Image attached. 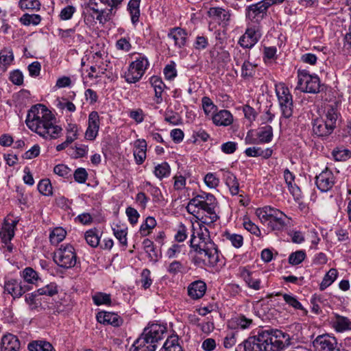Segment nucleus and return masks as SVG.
Instances as JSON below:
<instances>
[{
	"instance_id": "f257e3e1",
	"label": "nucleus",
	"mask_w": 351,
	"mask_h": 351,
	"mask_svg": "<svg viewBox=\"0 0 351 351\" xmlns=\"http://www.w3.org/2000/svg\"><path fill=\"white\" fill-rule=\"evenodd\" d=\"M200 233L198 234V242H196V237L192 234L190 241L191 247L194 249L196 255L193 257V261L195 265L202 267L206 266L214 267L219 263L223 265L217 245L210 239L209 232L205 227H200Z\"/></svg>"
},
{
	"instance_id": "f03ea898",
	"label": "nucleus",
	"mask_w": 351,
	"mask_h": 351,
	"mask_svg": "<svg viewBox=\"0 0 351 351\" xmlns=\"http://www.w3.org/2000/svg\"><path fill=\"white\" fill-rule=\"evenodd\" d=\"M55 117L51 112L43 104H36L28 110L25 123L28 128L40 136L47 139L56 138L62 132V128L54 125Z\"/></svg>"
},
{
	"instance_id": "7ed1b4c3",
	"label": "nucleus",
	"mask_w": 351,
	"mask_h": 351,
	"mask_svg": "<svg viewBox=\"0 0 351 351\" xmlns=\"http://www.w3.org/2000/svg\"><path fill=\"white\" fill-rule=\"evenodd\" d=\"M285 334L279 330H265L243 342L245 351H280L284 348ZM239 347L241 348L242 344Z\"/></svg>"
},
{
	"instance_id": "20e7f679",
	"label": "nucleus",
	"mask_w": 351,
	"mask_h": 351,
	"mask_svg": "<svg viewBox=\"0 0 351 351\" xmlns=\"http://www.w3.org/2000/svg\"><path fill=\"white\" fill-rule=\"evenodd\" d=\"M217 205V201L213 195L204 193L190 199L186 209L191 214L199 213L200 210L206 212L207 215L202 216L201 221L204 223L210 224L219 219L215 212Z\"/></svg>"
},
{
	"instance_id": "39448f33",
	"label": "nucleus",
	"mask_w": 351,
	"mask_h": 351,
	"mask_svg": "<svg viewBox=\"0 0 351 351\" xmlns=\"http://www.w3.org/2000/svg\"><path fill=\"white\" fill-rule=\"evenodd\" d=\"M166 328L160 324H149L134 342L131 351H156V343L163 338Z\"/></svg>"
},
{
	"instance_id": "423d86ee",
	"label": "nucleus",
	"mask_w": 351,
	"mask_h": 351,
	"mask_svg": "<svg viewBox=\"0 0 351 351\" xmlns=\"http://www.w3.org/2000/svg\"><path fill=\"white\" fill-rule=\"evenodd\" d=\"M256 215L262 222H268V226L274 231H282L289 223L290 219L284 213L269 206L257 208Z\"/></svg>"
},
{
	"instance_id": "0eeeda50",
	"label": "nucleus",
	"mask_w": 351,
	"mask_h": 351,
	"mask_svg": "<svg viewBox=\"0 0 351 351\" xmlns=\"http://www.w3.org/2000/svg\"><path fill=\"white\" fill-rule=\"evenodd\" d=\"M53 261L60 267L69 269L76 265L77 255L74 247L70 245H61L53 255Z\"/></svg>"
},
{
	"instance_id": "6e6552de",
	"label": "nucleus",
	"mask_w": 351,
	"mask_h": 351,
	"mask_svg": "<svg viewBox=\"0 0 351 351\" xmlns=\"http://www.w3.org/2000/svg\"><path fill=\"white\" fill-rule=\"evenodd\" d=\"M298 77L297 89L309 93L319 92L320 80L317 75H310L306 70H298Z\"/></svg>"
},
{
	"instance_id": "1a4fd4ad",
	"label": "nucleus",
	"mask_w": 351,
	"mask_h": 351,
	"mask_svg": "<svg viewBox=\"0 0 351 351\" xmlns=\"http://www.w3.org/2000/svg\"><path fill=\"white\" fill-rule=\"evenodd\" d=\"M268 8L263 1L253 3L245 8V19L247 23L254 27H258L259 25L267 16Z\"/></svg>"
},
{
	"instance_id": "9d476101",
	"label": "nucleus",
	"mask_w": 351,
	"mask_h": 351,
	"mask_svg": "<svg viewBox=\"0 0 351 351\" xmlns=\"http://www.w3.org/2000/svg\"><path fill=\"white\" fill-rule=\"evenodd\" d=\"M149 66V62L144 56H140L136 60L132 62L128 71L125 73V79L128 83L138 82L144 75Z\"/></svg>"
},
{
	"instance_id": "9b49d317",
	"label": "nucleus",
	"mask_w": 351,
	"mask_h": 351,
	"mask_svg": "<svg viewBox=\"0 0 351 351\" xmlns=\"http://www.w3.org/2000/svg\"><path fill=\"white\" fill-rule=\"evenodd\" d=\"M276 94L282 116L287 119L291 117L293 112V104L292 95L289 88L282 86L276 89Z\"/></svg>"
},
{
	"instance_id": "f8f14e48",
	"label": "nucleus",
	"mask_w": 351,
	"mask_h": 351,
	"mask_svg": "<svg viewBox=\"0 0 351 351\" xmlns=\"http://www.w3.org/2000/svg\"><path fill=\"white\" fill-rule=\"evenodd\" d=\"M84 9L91 10L97 14L96 19L99 24L104 25L112 19L114 13H112V8L99 9L97 0H88L84 4Z\"/></svg>"
},
{
	"instance_id": "ddd939ff",
	"label": "nucleus",
	"mask_w": 351,
	"mask_h": 351,
	"mask_svg": "<svg viewBox=\"0 0 351 351\" xmlns=\"http://www.w3.org/2000/svg\"><path fill=\"white\" fill-rule=\"evenodd\" d=\"M313 346L318 351H337V340L326 333L318 335L313 340Z\"/></svg>"
},
{
	"instance_id": "4468645a",
	"label": "nucleus",
	"mask_w": 351,
	"mask_h": 351,
	"mask_svg": "<svg viewBox=\"0 0 351 351\" xmlns=\"http://www.w3.org/2000/svg\"><path fill=\"white\" fill-rule=\"evenodd\" d=\"M260 38L258 27L250 25L240 37L239 44L243 48L250 49L258 43Z\"/></svg>"
},
{
	"instance_id": "2eb2a0df",
	"label": "nucleus",
	"mask_w": 351,
	"mask_h": 351,
	"mask_svg": "<svg viewBox=\"0 0 351 351\" xmlns=\"http://www.w3.org/2000/svg\"><path fill=\"white\" fill-rule=\"evenodd\" d=\"M335 183L333 173L326 168L315 177V184L322 192L330 191Z\"/></svg>"
},
{
	"instance_id": "dca6fc26",
	"label": "nucleus",
	"mask_w": 351,
	"mask_h": 351,
	"mask_svg": "<svg viewBox=\"0 0 351 351\" xmlns=\"http://www.w3.org/2000/svg\"><path fill=\"white\" fill-rule=\"evenodd\" d=\"M100 121L97 112L92 111L88 115V128L85 132L87 140L93 141L97 136L99 129Z\"/></svg>"
},
{
	"instance_id": "f3484780",
	"label": "nucleus",
	"mask_w": 351,
	"mask_h": 351,
	"mask_svg": "<svg viewBox=\"0 0 351 351\" xmlns=\"http://www.w3.org/2000/svg\"><path fill=\"white\" fill-rule=\"evenodd\" d=\"M4 289L5 291L15 298L21 297L29 290V287L23 285L21 282L15 279H10L5 282Z\"/></svg>"
},
{
	"instance_id": "a211bd4d",
	"label": "nucleus",
	"mask_w": 351,
	"mask_h": 351,
	"mask_svg": "<svg viewBox=\"0 0 351 351\" xmlns=\"http://www.w3.org/2000/svg\"><path fill=\"white\" fill-rule=\"evenodd\" d=\"M20 347V341L16 336L8 333L2 337L0 351H19Z\"/></svg>"
},
{
	"instance_id": "6ab92c4d",
	"label": "nucleus",
	"mask_w": 351,
	"mask_h": 351,
	"mask_svg": "<svg viewBox=\"0 0 351 351\" xmlns=\"http://www.w3.org/2000/svg\"><path fill=\"white\" fill-rule=\"evenodd\" d=\"M97 320L101 324H110L114 327L120 326L123 322L118 314L112 312H99L97 314Z\"/></svg>"
},
{
	"instance_id": "aec40b11",
	"label": "nucleus",
	"mask_w": 351,
	"mask_h": 351,
	"mask_svg": "<svg viewBox=\"0 0 351 351\" xmlns=\"http://www.w3.org/2000/svg\"><path fill=\"white\" fill-rule=\"evenodd\" d=\"M254 324L252 318L243 314H238L232 317L228 323L230 328L233 329L245 330L250 328Z\"/></svg>"
},
{
	"instance_id": "412c9836",
	"label": "nucleus",
	"mask_w": 351,
	"mask_h": 351,
	"mask_svg": "<svg viewBox=\"0 0 351 351\" xmlns=\"http://www.w3.org/2000/svg\"><path fill=\"white\" fill-rule=\"evenodd\" d=\"M239 271L241 277L245 282L248 287L256 291L261 289V280L256 278L254 272L250 271L245 267H240Z\"/></svg>"
},
{
	"instance_id": "4be33fe9",
	"label": "nucleus",
	"mask_w": 351,
	"mask_h": 351,
	"mask_svg": "<svg viewBox=\"0 0 351 351\" xmlns=\"http://www.w3.org/2000/svg\"><path fill=\"white\" fill-rule=\"evenodd\" d=\"M334 130L332 124H328L322 119H316L313 123V132L317 136H327Z\"/></svg>"
},
{
	"instance_id": "5701e85b",
	"label": "nucleus",
	"mask_w": 351,
	"mask_h": 351,
	"mask_svg": "<svg viewBox=\"0 0 351 351\" xmlns=\"http://www.w3.org/2000/svg\"><path fill=\"white\" fill-rule=\"evenodd\" d=\"M167 36L173 40L175 46L179 49L185 46L187 33L184 29L180 27L172 28Z\"/></svg>"
},
{
	"instance_id": "b1692460",
	"label": "nucleus",
	"mask_w": 351,
	"mask_h": 351,
	"mask_svg": "<svg viewBox=\"0 0 351 351\" xmlns=\"http://www.w3.org/2000/svg\"><path fill=\"white\" fill-rule=\"evenodd\" d=\"M206 290V284L202 280H197L189 285L188 294L191 298L197 300L204 296Z\"/></svg>"
},
{
	"instance_id": "393cba45",
	"label": "nucleus",
	"mask_w": 351,
	"mask_h": 351,
	"mask_svg": "<svg viewBox=\"0 0 351 351\" xmlns=\"http://www.w3.org/2000/svg\"><path fill=\"white\" fill-rule=\"evenodd\" d=\"M213 123L216 125L227 126L233 121L232 115L226 110H221L212 116Z\"/></svg>"
},
{
	"instance_id": "a878e982",
	"label": "nucleus",
	"mask_w": 351,
	"mask_h": 351,
	"mask_svg": "<svg viewBox=\"0 0 351 351\" xmlns=\"http://www.w3.org/2000/svg\"><path fill=\"white\" fill-rule=\"evenodd\" d=\"M332 327L339 332L351 330V320L347 317L335 314L332 319Z\"/></svg>"
},
{
	"instance_id": "bb28decb",
	"label": "nucleus",
	"mask_w": 351,
	"mask_h": 351,
	"mask_svg": "<svg viewBox=\"0 0 351 351\" xmlns=\"http://www.w3.org/2000/svg\"><path fill=\"white\" fill-rule=\"evenodd\" d=\"M223 179L231 194L237 195L239 192V184L236 176L230 171H226L223 173Z\"/></svg>"
},
{
	"instance_id": "cd10ccee",
	"label": "nucleus",
	"mask_w": 351,
	"mask_h": 351,
	"mask_svg": "<svg viewBox=\"0 0 351 351\" xmlns=\"http://www.w3.org/2000/svg\"><path fill=\"white\" fill-rule=\"evenodd\" d=\"M273 153V150L270 148L263 149L258 147H248L245 150V154L248 157L262 156L264 158H269Z\"/></svg>"
},
{
	"instance_id": "c85d7f7f",
	"label": "nucleus",
	"mask_w": 351,
	"mask_h": 351,
	"mask_svg": "<svg viewBox=\"0 0 351 351\" xmlns=\"http://www.w3.org/2000/svg\"><path fill=\"white\" fill-rule=\"evenodd\" d=\"M14 60V54L11 49L3 48L0 51V65L3 71L12 64Z\"/></svg>"
},
{
	"instance_id": "c756f323",
	"label": "nucleus",
	"mask_w": 351,
	"mask_h": 351,
	"mask_svg": "<svg viewBox=\"0 0 351 351\" xmlns=\"http://www.w3.org/2000/svg\"><path fill=\"white\" fill-rule=\"evenodd\" d=\"M259 143H267L271 141L273 138V129L271 125H266L259 128L257 132Z\"/></svg>"
},
{
	"instance_id": "7c9ffc66",
	"label": "nucleus",
	"mask_w": 351,
	"mask_h": 351,
	"mask_svg": "<svg viewBox=\"0 0 351 351\" xmlns=\"http://www.w3.org/2000/svg\"><path fill=\"white\" fill-rule=\"evenodd\" d=\"M284 178L291 193H292L295 198L297 199L301 198L300 189L298 186L295 187L292 185V182L294 181L295 176L291 172H290L288 169H286L284 171Z\"/></svg>"
},
{
	"instance_id": "2f4dec72",
	"label": "nucleus",
	"mask_w": 351,
	"mask_h": 351,
	"mask_svg": "<svg viewBox=\"0 0 351 351\" xmlns=\"http://www.w3.org/2000/svg\"><path fill=\"white\" fill-rule=\"evenodd\" d=\"M141 0H130L128 5V10L131 16V21L133 25H136L139 20Z\"/></svg>"
},
{
	"instance_id": "473e14b6",
	"label": "nucleus",
	"mask_w": 351,
	"mask_h": 351,
	"mask_svg": "<svg viewBox=\"0 0 351 351\" xmlns=\"http://www.w3.org/2000/svg\"><path fill=\"white\" fill-rule=\"evenodd\" d=\"M151 83L155 91L156 103L160 104L162 101V93L163 92L164 87L165 86V85L161 80V79L157 77H152L151 78Z\"/></svg>"
},
{
	"instance_id": "72a5a7b5",
	"label": "nucleus",
	"mask_w": 351,
	"mask_h": 351,
	"mask_svg": "<svg viewBox=\"0 0 351 351\" xmlns=\"http://www.w3.org/2000/svg\"><path fill=\"white\" fill-rule=\"evenodd\" d=\"M143 186L144 189H146L153 197L154 202H160L164 200L162 192L158 187L154 186L149 181L144 182Z\"/></svg>"
},
{
	"instance_id": "f704fd0d",
	"label": "nucleus",
	"mask_w": 351,
	"mask_h": 351,
	"mask_svg": "<svg viewBox=\"0 0 351 351\" xmlns=\"http://www.w3.org/2000/svg\"><path fill=\"white\" fill-rule=\"evenodd\" d=\"M337 270L335 268H331L324 276L323 280L319 285V289L321 291L325 290L337 279Z\"/></svg>"
},
{
	"instance_id": "c9c22d12",
	"label": "nucleus",
	"mask_w": 351,
	"mask_h": 351,
	"mask_svg": "<svg viewBox=\"0 0 351 351\" xmlns=\"http://www.w3.org/2000/svg\"><path fill=\"white\" fill-rule=\"evenodd\" d=\"M339 117V113L335 106L330 105L327 107L326 112V120H324L328 124H332V127L335 129L336 128V123Z\"/></svg>"
},
{
	"instance_id": "e433bc0d",
	"label": "nucleus",
	"mask_w": 351,
	"mask_h": 351,
	"mask_svg": "<svg viewBox=\"0 0 351 351\" xmlns=\"http://www.w3.org/2000/svg\"><path fill=\"white\" fill-rule=\"evenodd\" d=\"M66 234V230L62 227L55 228L49 235V240L52 245H57L62 241Z\"/></svg>"
},
{
	"instance_id": "4c0bfd02",
	"label": "nucleus",
	"mask_w": 351,
	"mask_h": 351,
	"mask_svg": "<svg viewBox=\"0 0 351 351\" xmlns=\"http://www.w3.org/2000/svg\"><path fill=\"white\" fill-rule=\"evenodd\" d=\"M164 351H183L178 343V337L173 335L169 337L163 345Z\"/></svg>"
},
{
	"instance_id": "58836bf2",
	"label": "nucleus",
	"mask_w": 351,
	"mask_h": 351,
	"mask_svg": "<svg viewBox=\"0 0 351 351\" xmlns=\"http://www.w3.org/2000/svg\"><path fill=\"white\" fill-rule=\"evenodd\" d=\"M86 243L93 247H96L99 243L98 230L96 228L87 230L84 234Z\"/></svg>"
},
{
	"instance_id": "ea45409f",
	"label": "nucleus",
	"mask_w": 351,
	"mask_h": 351,
	"mask_svg": "<svg viewBox=\"0 0 351 351\" xmlns=\"http://www.w3.org/2000/svg\"><path fill=\"white\" fill-rule=\"evenodd\" d=\"M208 15L216 17L221 21H228L230 18L229 12L221 8H211L208 11Z\"/></svg>"
},
{
	"instance_id": "a19ab883",
	"label": "nucleus",
	"mask_w": 351,
	"mask_h": 351,
	"mask_svg": "<svg viewBox=\"0 0 351 351\" xmlns=\"http://www.w3.org/2000/svg\"><path fill=\"white\" fill-rule=\"evenodd\" d=\"M282 297L285 302L290 306L297 310H302L304 315H307V310L304 308L302 304L298 300L295 296L290 294H282Z\"/></svg>"
},
{
	"instance_id": "79ce46f5",
	"label": "nucleus",
	"mask_w": 351,
	"mask_h": 351,
	"mask_svg": "<svg viewBox=\"0 0 351 351\" xmlns=\"http://www.w3.org/2000/svg\"><path fill=\"white\" fill-rule=\"evenodd\" d=\"M92 298L94 304L97 306L110 305L111 304V296L108 293L97 292L92 296Z\"/></svg>"
},
{
	"instance_id": "37998d69",
	"label": "nucleus",
	"mask_w": 351,
	"mask_h": 351,
	"mask_svg": "<svg viewBox=\"0 0 351 351\" xmlns=\"http://www.w3.org/2000/svg\"><path fill=\"white\" fill-rule=\"evenodd\" d=\"M171 172V168L167 162H162L158 165L154 169L155 176L162 180L163 178L168 177Z\"/></svg>"
},
{
	"instance_id": "c03bdc74",
	"label": "nucleus",
	"mask_w": 351,
	"mask_h": 351,
	"mask_svg": "<svg viewBox=\"0 0 351 351\" xmlns=\"http://www.w3.org/2000/svg\"><path fill=\"white\" fill-rule=\"evenodd\" d=\"M51 347L52 345L46 341L35 340L29 342L27 348L29 351H47L45 348Z\"/></svg>"
},
{
	"instance_id": "a18cd8bd",
	"label": "nucleus",
	"mask_w": 351,
	"mask_h": 351,
	"mask_svg": "<svg viewBox=\"0 0 351 351\" xmlns=\"http://www.w3.org/2000/svg\"><path fill=\"white\" fill-rule=\"evenodd\" d=\"M14 236V230H12V228L9 226L8 224L3 223L1 228L0 229V238L2 243H8V241H11Z\"/></svg>"
},
{
	"instance_id": "49530a36",
	"label": "nucleus",
	"mask_w": 351,
	"mask_h": 351,
	"mask_svg": "<svg viewBox=\"0 0 351 351\" xmlns=\"http://www.w3.org/2000/svg\"><path fill=\"white\" fill-rule=\"evenodd\" d=\"M306 256L304 250H298L290 254L288 262L291 265H298L305 259Z\"/></svg>"
},
{
	"instance_id": "de8ad7c7",
	"label": "nucleus",
	"mask_w": 351,
	"mask_h": 351,
	"mask_svg": "<svg viewBox=\"0 0 351 351\" xmlns=\"http://www.w3.org/2000/svg\"><path fill=\"white\" fill-rule=\"evenodd\" d=\"M20 21L24 25H37L41 21V16L39 14H25L21 17Z\"/></svg>"
},
{
	"instance_id": "09e8293b",
	"label": "nucleus",
	"mask_w": 351,
	"mask_h": 351,
	"mask_svg": "<svg viewBox=\"0 0 351 351\" xmlns=\"http://www.w3.org/2000/svg\"><path fill=\"white\" fill-rule=\"evenodd\" d=\"M156 225V219L152 217L146 218L145 222L141 226L140 232L143 236H147L149 234L150 230L153 229Z\"/></svg>"
},
{
	"instance_id": "8fccbe9b",
	"label": "nucleus",
	"mask_w": 351,
	"mask_h": 351,
	"mask_svg": "<svg viewBox=\"0 0 351 351\" xmlns=\"http://www.w3.org/2000/svg\"><path fill=\"white\" fill-rule=\"evenodd\" d=\"M256 72V65L245 60L241 66V76L244 78L252 77Z\"/></svg>"
},
{
	"instance_id": "3c124183",
	"label": "nucleus",
	"mask_w": 351,
	"mask_h": 351,
	"mask_svg": "<svg viewBox=\"0 0 351 351\" xmlns=\"http://www.w3.org/2000/svg\"><path fill=\"white\" fill-rule=\"evenodd\" d=\"M19 6L22 10H36L40 9L41 3L38 0H20Z\"/></svg>"
},
{
	"instance_id": "603ef678",
	"label": "nucleus",
	"mask_w": 351,
	"mask_h": 351,
	"mask_svg": "<svg viewBox=\"0 0 351 351\" xmlns=\"http://www.w3.org/2000/svg\"><path fill=\"white\" fill-rule=\"evenodd\" d=\"M114 237L119 240L120 244L124 247L128 245L127 242V229H121L120 226H117L112 229Z\"/></svg>"
},
{
	"instance_id": "864d4df0",
	"label": "nucleus",
	"mask_w": 351,
	"mask_h": 351,
	"mask_svg": "<svg viewBox=\"0 0 351 351\" xmlns=\"http://www.w3.org/2000/svg\"><path fill=\"white\" fill-rule=\"evenodd\" d=\"M37 294L39 295H48L53 296L58 293L57 286L55 283H50L36 291Z\"/></svg>"
},
{
	"instance_id": "5fc2aeb1",
	"label": "nucleus",
	"mask_w": 351,
	"mask_h": 351,
	"mask_svg": "<svg viewBox=\"0 0 351 351\" xmlns=\"http://www.w3.org/2000/svg\"><path fill=\"white\" fill-rule=\"evenodd\" d=\"M202 107L206 114H213L217 110V106L213 104L212 100L208 97H204L202 99Z\"/></svg>"
},
{
	"instance_id": "6e6d98bb",
	"label": "nucleus",
	"mask_w": 351,
	"mask_h": 351,
	"mask_svg": "<svg viewBox=\"0 0 351 351\" xmlns=\"http://www.w3.org/2000/svg\"><path fill=\"white\" fill-rule=\"evenodd\" d=\"M24 280L29 283L34 284L38 280L37 272L32 267H26L23 271Z\"/></svg>"
},
{
	"instance_id": "4d7b16f0",
	"label": "nucleus",
	"mask_w": 351,
	"mask_h": 351,
	"mask_svg": "<svg viewBox=\"0 0 351 351\" xmlns=\"http://www.w3.org/2000/svg\"><path fill=\"white\" fill-rule=\"evenodd\" d=\"M38 190L44 195H50L52 194V186L49 179H44L39 182Z\"/></svg>"
},
{
	"instance_id": "13d9d810",
	"label": "nucleus",
	"mask_w": 351,
	"mask_h": 351,
	"mask_svg": "<svg viewBox=\"0 0 351 351\" xmlns=\"http://www.w3.org/2000/svg\"><path fill=\"white\" fill-rule=\"evenodd\" d=\"M225 237L234 247L239 248L243 245V239L241 235L226 232Z\"/></svg>"
},
{
	"instance_id": "bf43d9fd",
	"label": "nucleus",
	"mask_w": 351,
	"mask_h": 351,
	"mask_svg": "<svg viewBox=\"0 0 351 351\" xmlns=\"http://www.w3.org/2000/svg\"><path fill=\"white\" fill-rule=\"evenodd\" d=\"M349 150L346 149L335 148L332 152V155L337 161H344L349 157Z\"/></svg>"
},
{
	"instance_id": "052dcab7",
	"label": "nucleus",
	"mask_w": 351,
	"mask_h": 351,
	"mask_svg": "<svg viewBox=\"0 0 351 351\" xmlns=\"http://www.w3.org/2000/svg\"><path fill=\"white\" fill-rule=\"evenodd\" d=\"M141 282L142 287L144 289H148L152 284V280L151 278V272L148 269H144L141 274Z\"/></svg>"
},
{
	"instance_id": "680f3d73",
	"label": "nucleus",
	"mask_w": 351,
	"mask_h": 351,
	"mask_svg": "<svg viewBox=\"0 0 351 351\" xmlns=\"http://www.w3.org/2000/svg\"><path fill=\"white\" fill-rule=\"evenodd\" d=\"M163 73L167 80H173L175 78L177 75L175 62H171L170 64L166 65L164 68Z\"/></svg>"
},
{
	"instance_id": "e2e57ef3",
	"label": "nucleus",
	"mask_w": 351,
	"mask_h": 351,
	"mask_svg": "<svg viewBox=\"0 0 351 351\" xmlns=\"http://www.w3.org/2000/svg\"><path fill=\"white\" fill-rule=\"evenodd\" d=\"M75 180L80 184L85 183L88 178V173L84 168H77L73 173Z\"/></svg>"
},
{
	"instance_id": "0e129e2a",
	"label": "nucleus",
	"mask_w": 351,
	"mask_h": 351,
	"mask_svg": "<svg viewBox=\"0 0 351 351\" xmlns=\"http://www.w3.org/2000/svg\"><path fill=\"white\" fill-rule=\"evenodd\" d=\"M204 182L210 189L216 188L219 184V180L214 173H208L204 177Z\"/></svg>"
},
{
	"instance_id": "69168bd1",
	"label": "nucleus",
	"mask_w": 351,
	"mask_h": 351,
	"mask_svg": "<svg viewBox=\"0 0 351 351\" xmlns=\"http://www.w3.org/2000/svg\"><path fill=\"white\" fill-rule=\"evenodd\" d=\"M9 79L14 84L17 86H21L23 83V75L19 69L12 71Z\"/></svg>"
},
{
	"instance_id": "338daca9",
	"label": "nucleus",
	"mask_w": 351,
	"mask_h": 351,
	"mask_svg": "<svg viewBox=\"0 0 351 351\" xmlns=\"http://www.w3.org/2000/svg\"><path fill=\"white\" fill-rule=\"evenodd\" d=\"M125 213L132 225H135L138 222L140 215L135 208L132 207H128L126 208Z\"/></svg>"
},
{
	"instance_id": "774afa93",
	"label": "nucleus",
	"mask_w": 351,
	"mask_h": 351,
	"mask_svg": "<svg viewBox=\"0 0 351 351\" xmlns=\"http://www.w3.org/2000/svg\"><path fill=\"white\" fill-rule=\"evenodd\" d=\"M75 12V8L73 5H67L64 8L60 14V17L62 20L66 21L72 18Z\"/></svg>"
}]
</instances>
